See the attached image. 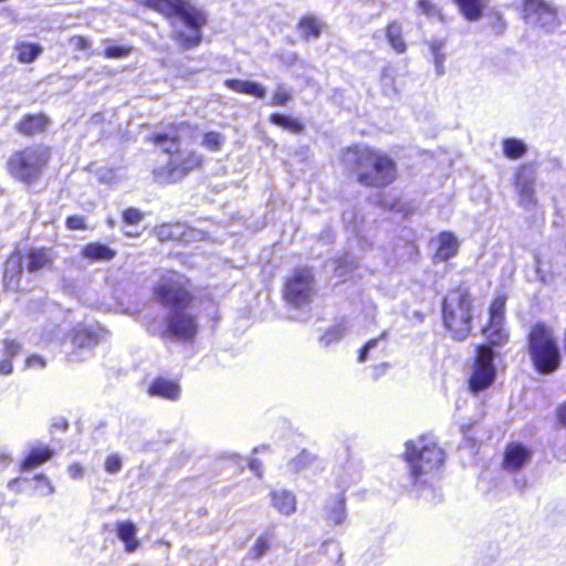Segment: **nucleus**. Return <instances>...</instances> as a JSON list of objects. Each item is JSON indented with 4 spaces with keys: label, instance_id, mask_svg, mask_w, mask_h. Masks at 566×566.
<instances>
[{
    "label": "nucleus",
    "instance_id": "c03bdc74",
    "mask_svg": "<svg viewBox=\"0 0 566 566\" xmlns=\"http://www.w3.org/2000/svg\"><path fill=\"white\" fill-rule=\"evenodd\" d=\"M292 101L291 92L284 88H276L272 95L270 105L272 106H286Z\"/></svg>",
    "mask_w": 566,
    "mask_h": 566
},
{
    "label": "nucleus",
    "instance_id": "aec40b11",
    "mask_svg": "<svg viewBox=\"0 0 566 566\" xmlns=\"http://www.w3.org/2000/svg\"><path fill=\"white\" fill-rule=\"evenodd\" d=\"M72 353L70 357L75 356L76 352L82 349H93L99 342L98 334L87 327H76L70 334Z\"/></svg>",
    "mask_w": 566,
    "mask_h": 566
},
{
    "label": "nucleus",
    "instance_id": "7c9ffc66",
    "mask_svg": "<svg viewBox=\"0 0 566 566\" xmlns=\"http://www.w3.org/2000/svg\"><path fill=\"white\" fill-rule=\"evenodd\" d=\"M274 538L273 531H264L260 534L249 551V558L253 560L262 558L272 547Z\"/></svg>",
    "mask_w": 566,
    "mask_h": 566
},
{
    "label": "nucleus",
    "instance_id": "4be33fe9",
    "mask_svg": "<svg viewBox=\"0 0 566 566\" xmlns=\"http://www.w3.org/2000/svg\"><path fill=\"white\" fill-rule=\"evenodd\" d=\"M28 263L27 271L36 273L43 269L51 268L53 263L52 251L50 248H32L25 253Z\"/></svg>",
    "mask_w": 566,
    "mask_h": 566
},
{
    "label": "nucleus",
    "instance_id": "6e6d98bb",
    "mask_svg": "<svg viewBox=\"0 0 566 566\" xmlns=\"http://www.w3.org/2000/svg\"><path fill=\"white\" fill-rule=\"evenodd\" d=\"M389 367H390V365L388 363H380L378 365H375L373 367L374 379H379L380 377H382Z\"/></svg>",
    "mask_w": 566,
    "mask_h": 566
},
{
    "label": "nucleus",
    "instance_id": "603ef678",
    "mask_svg": "<svg viewBox=\"0 0 566 566\" xmlns=\"http://www.w3.org/2000/svg\"><path fill=\"white\" fill-rule=\"evenodd\" d=\"M34 480L38 482L40 488L45 490V494H52L54 492L51 481L44 474H36Z\"/></svg>",
    "mask_w": 566,
    "mask_h": 566
},
{
    "label": "nucleus",
    "instance_id": "3c124183",
    "mask_svg": "<svg viewBox=\"0 0 566 566\" xmlns=\"http://www.w3.org/2000/svg\"><path fill=\"white\" fill-rule=\"evenodd\" d=\"M555 420L559 428L566 429V399L556 407Z\"/></svg>",
    "mask_w": 566,
    "mask_h": 566
},
{
    "label": "nucleus",
    "instance_id": "5701e85b",
    "mask_svg": "<svg viewBox=\"0 0 566 566\" xmlns=\"http://www.w3.org/2000/svg\"><path fill=\"white\" fill-rule=\"evenodd\" d=\"M384 35L389 46L397 53L403 54L408 50L402 25L398 20H390L384 28Z\"/></svg>",
    "mask_w": 566,
    "mask_h": 566
},
{
    "label": "nucleus",
    "instance_id": "49530a36",
    "mask_svg": "<svg viewBox=\"0 0 566 566\" xmlns=\"http://www.w3.org/2000/svg\"><path fill=\"white\" fill-rule=\"evenodd\" d=\"M21 352V345L15 339H6L3 342L2 357L14 359Z\"/></svg>",
    "mask_w": 566,
    "mask_h": 566
},
{
    "label": "nucleus",
    "instance_id": "423d86ee",
    "mask_svg": "<svg viewBox=\"0 0 566 566\" xmlns=\"http://www.w3.org/2000/svg\"><path fill=\"white\" fill-rule=\"evenodd\" d=\"M525 344L532 367L539 375H551L559 369L563 360L558 339L545 322L530 326Z\"/></svg>",
    "mask_w": 566,
    "mask_h": 566
},
{
    "label": "nucleus",
    "instance_id": "ea45409f",
    "mask_svg": "<svg viewBox=\"0 0 566 566\" xmlns=\"http://www.w3.org/2000/svg\"><path fill=\"white\" fill-rule=\"evenodd\" d=\"M120 216H122V222L124 226H137L145 218V213L136 207L125 208L122 211Z\"/></svg>",
    "mask_w": 566,
    "mask_h": 566
},
{
    "label": "nucleus",
    "instance_id": "7ed1b4c3",
    "mask_svg": "<svg viewBox=\"0 0 566 566\" xmlns=\"http://www.w3.org/2000/svg\"><path fill=\"white\" fill-rule=\"evenodd\" d=\"M339 163L347 175L365 188L381 189L398 179V167L387 153L366 144L355 143L343 147Z\"/></svg>",
    "mask_w": 566,
    "mask_h": 566
},
{
    "label": "nucleus",
    "instance_id": "5fc2aeb1",
    "mask_svg": "<svg viewBox=\"0 0 566 566\" xmlns=\"http://www.w3.org/2000/svg\"><path fill=\"white\" fill-rule=\"evenodd\" d=\"M69 474L73 479H81L84 472L83 467L78 462H73L67 468Z\"/></svg>",
    "mask_w": 566,
    "mask_h": 566
},
{
    "label": "nucleus",
    "instance_id": "4d7b16f0",
    "mask_svg": "<svg viewBox=\"0 0 566 566\" xmlns=\"http://www.w3.org/2000/svg\"><path fill=\"white\" fill-rule=\"evenodd\" d=\"M54 427H56L61 430H66L69 427V423L66 420L62 419L60 422L54 423Z\"/></svg>",
    "mask_w": 566,
    "mask_h": 566
},
{
    "label": "nucleus",
    "instance_id": "b1692460",
    "mask_svg": "<svg viewBox=\"0 0 566 566\" xmlns=\"http://www.w3.org/2000/svg\"><path fill=\"white\" fill-rule=\"evenodd\" d=\"M223 85L234 93L250 95L256 98H264L266 95V90L261 84L252 81L227 78Z\"/></svg>",
    "mask_w": 566,
    "mask_h": 566
},
{
    "label": "nucleus",
    "instance_id": "412c9836",
    "mask_svg": "<svg viewBox=\"0 0 566 566\" xmlns=\"http://www.w3.org/2000/svg\"><path fill=\"white\" fill-rule=\"evenodd\" d=\"M116 254L115 249L97 241L88 242L81 249V256L88 262H109Z\"/></svg>",
    "mask_w": 566,
    "mask_h": 566
},
{
    "label": "nucleus",
    "instance_id": "8fccbe9b",
    "mask_svg": "<svg viewBox=\"0 0 566 566\" xmlns=\"http://www.w3.org/2000/svg\"><path fill=\"white\" fill-rule=\"evenodd\" d=\"M45 365H46V360L38 354H31V355L27 356L24 359L25 368H34V367L44 368Z\"/></svg>",
    "mask_w": 566,
    "mask_h": 566
},
{
    "label": "nucleus",
    "instance_id": "864d4df0",
    "mask_svg": "<svg viewBox=\"0 0 566 566\" xmlns=\"http://www.w3.org/2000/svg\"><path fill=\"white\" fill-rule=\"evenodd\" d=\"M13 371V360L2 357L0 359V375L8 376Z\"/></svg>",
    "mask_w": 566,
    "mask_h": 566
},
{
    "label": "nucleus",
    "instance_id": "58836bf2",
    "mask_svg": "<svg viewBox=\"0 0 566 566\" xmlns=\"http://www.w3.org/2000/svg\"><path fill=\"white\" fill-rule=\"evenodd\" d=\"M316 457L306 450H302L296 457L290 461V467L294 472L302 471L316 461Z\"/></svg>",
    "mask_w": 566,
    "mask_h": 566
},
{
    "label": "nucleus",
    "instance_id": "4468645a",
    "mask_svg": "<svg viewBox=\"0 0 566 566\" xmlns=\"http://www.w3.org/2000/svg\"><path fill=\"white\" fill-rule=\"evenodd\" d=\"M50 124L51 119L45 113H28L14 124V130L25 138H32L46 133Z\"/></svg>",
    "mask_w": 566,
    "mask_h": 566
},
{
    "label": "nucleus",
    "instance_id": "ddd939ff",
    "mask_svg": "<svg viewBox=\"0 0 566 566\" xmlns=\"http://www.w3.org/2000/svg\"><path fill=\"white\" fill-rule=\"evenodd\" d=\"M533 451L522 442H509L503 451L502 470L515 474L522 471L531 461Z\"/></svg>",
    "mask_w": 566,
    "mask_h": 566
},
{
    "label": "nucleus",
    "instance_id": "a878e982",
    "mask_svg": "<svg viewBox=\"0 0 566 566\" xmlns=\"http://www.w3.org/2000/svg\"><path fill=\"white\" fill-rule=\"evenodd\" d=\"M458 8L459 13L465 21H479L486 6L485 0H452Z\"/></svg>",
    "mask_w": 566,
    "mask_h": 566
},
{
    "label": "nucleus",
    "instance_id": "f03ea898",
    "mask_svg": "<svg viewBox=\"0 0 566 566\" xmlns=\"http://www.w3.org/2000/svg\"><path fill=\"white\" fill-rule=\"evenodd\" d=\"M191 128L187 120L171 122L164 130L149 134L146 140L167 156L165 165L154 170L155 179L160 184H176L189 174L201 170L205 156L196 149L184 150L181 133Z\"/></svg>",
    "mask_w": 566,
    "mask_h": 566
},
{
    "label": "nucleus",
    "instance_id": "473e14b6",
    "mask_svg": "<svg viewBox=\"0 0 566 566\" xmlns=\"http://www.w3.org/2000/svg\"><path fill=\"white\" fill-rule=\"evenodd\" d=\"M502 151L507 159L517 160L525 156L527 146L522 139L507 137L502 140Z\"/></svg>",
    "mask_w": 566,
    "mask_h": 566
},
{
    "label": "nucleus",
    "instance_id": "a19ab883",
    "mask_svg": "<svg viewBox=\"0 0 566 566\" xmlns=\"http://www.w3.org/2000/svg\"><path fill=\"white\" fill-rule=\"evenodd\" d=\"M416 7L420 14L426 17H439L442 19L441 9L431 0H417Z\"/></svg>",
    "mask_w": 566,
    "mask_h": 566
},
{
    "label": "nucleus",
    "instance_id": "20e7f679",
    "mask_svg": "<svg viewBox=\"0 0 566 566\" xmlns=\"http://www.w3.org/2000/svg\"><path fill=\"white\" fill-rule=\"evenodd\" d=\"M137 2L170 21L178 18L190 30L178 31L174 40L182 50H191L202 42V28L207 24V14L188 0H137Z\"/></svg>",
    "mask_w": 566,
    "mask_h": 566
},
{
    "label": "nucleus",
    "instance_id": "6e6552de",
    "mask_svg": "<svg viewBox=\"0 0 566 566\" xmlns=\"http://www.w3.org/2000/svg\"><path fill=\"white\" fill-rule=\"evenodd\" d=\"M419 444L413 440L405 442L403 461L408 464V474L413 484L422 478L438 471L444 463L443 450L433 441L421 437Z\"/></svg>",
    "mask_w": 566,
    "mask_h": 566
},
{
    "label": "nucleus",
    "instance_id": "cd10ccee",
    "mask_svg": "<svg viewBox=\"0 0 566 566\" xmlns=\"http://www.w3.org/2000/svg\"><path fill=\"white\" fill-rule=\"evenodd\" d=\"M301 38L305 41L321 36L324 23L313 14H306L300 18L297 24Z\"/></svg>",
    "mask_w": 566,
    "mask_h": 566
},
{
    "label": "nucleus",
    "instance_id": "e433bc0d",
    "mask_svg": "<svg viewBox=\"0 0 566 566\" xmlns=\"http://www.w3.org/2000/svg\"><path fill=\"white\" fill-rule=\"evenodd\" d=\"M224 136L216 130L206 132L202 135L201 145L212 153L220 151L224 144Z\"/></svg>",
    "mask_w": 566,
    "mask_h": 566
},
{
    "label": "nucleus",
    "instance_id": "a211bd4d",
    "mask_svg": "<svg viewBox=\"0 0 566 566\" xmlns=\"http://www.w3.org/2000/svg\"><path fill=\"white\" fill-rule=\"evenodd\" d=\"M481 332L486 342L476 346H486L490 352H494V348H501L510 342L511 333L506 323H486Z\"/></svg>",
    "mask_w": 566,
    "mask_h": 566
},
{
    "label": "nucleus",
    "instance_id": "9d476101",
    "mask_svg": "<svg viewBox=\"0 0 566 566\" xmlns=\"http://www.w3.org/2000/svg\"><path fill=\"white\" fill-rule=\"evenodd\" d=\"M315 277L307 266L296 268L283 284V298L295 308L310 303L314 292Z\"/></svg>",
    "mask_w": 566,
    "mask_h": 566
},
{
    "label": "nucleus",
    "instance_id": "1a4fd4ad",
    "mask_svg": "<svg viewBox=\"0 0 566 566\" xmlns=\"http://www.w3.org/2000/svg\"><path fill=\"white\" fill-rule=\"evenodd\" d=\"M494 352L486 346H475L471 373L467 378V387L471 395H479L491 388L496 378Z\"/></svg>",
    "mask_w": 566,
    "mask_h": 566
},
{
    "label": "nucleus",
    "instance_id": "4c0bfd02",
    "mask_svg": "<svg viewBox=\"0 0 566 566\" xmlns=\"http://www.w3.org/2000/svg\"><path fill=\"white\" fill-rule=\"evenodd\" d=\"M345 331H346V326L344 323L335 324V325L328 327L323 333V335L319 338V342L325 346H329L333 343H337L343 338Z\"/></svg>",
    "mask_w": 566,
    "mask_h": 566
},
{
    "label": "nucleus",
    "instance_id": "f257e3e1",
    "mask_svg": "<svg viewBox=\"0 0 566 566\" xmlns=\"http://www.w3.org/2000/svg\"><path fill=\"white\" fill-rule=\"evenodd\" d=\"M154 295L163 306L170 308L165 317L161 338L181 343L195 342L199 333L198 317L187 311L196 300L191 280L177 272L164 276L155 284Z\"/></svg>",
    "mask_w": 566,
    "mask_h": 566
},
{
    "label": "nucleus",
    "instance_id": "a18cd8bd",
    "mask_svg": "<svg viewBox=\"0 0 566 566\" xmlns=\"http://www.w3.org/2000/svg\"><path fill=\"white\" fill-rule=\"evenodd\" d=\"M65 227L71 231H84L87 229L86 220L81 214H71L66 217Z\"/></svg>",
    "mask_w": 566,
    "mask_h": 566
},
{
    "label": "nucleus",
    "instance_id": "f704fd0d",
    "mask_svg": "<svg viewBox=\"0 0 566 566\" xmlns=\"http://www.w3.org/2000/svg\"><path fill=\"white\" fill-rule=\"evenodd\" d=\"M269 122L293 134H301L304 130V124L298 118H293L280 113L271 114L269 116Z\"/></svg>",
    "mask_w": 566,
    "mask_h": 566
},
{
    "label": "nucleus",
    "instance_id": "39448f33",
    "mask_svg": "<svg viewBox=\"0 0 566 566\" xmlns=\"http://www.w3.org/2000/svg\"><path fill=\"white\" fill-rule=\"evenodd\" d=\"M441 323L448 336L465 340L473 331V297L463 285H455L441 300Z\"/></svg>",
    "mask_w": 566,
    "mask_h": 566
},
{
    "label": "nucleus",
    "instance_id": "2f4dec72",
    "mask_svg": "<svg viewBox=\"0 0 566 566\" xmlns=\"http://www.w3.org/2000/svg\"><path fill=\"white\" fill-rule=\"evenodd\" d=\"M17 60L20 63L29 64L34 62L43 52V48L39 43L18 42L14 46Z\"/></svg>",
    "mask_w": 566,
    "mask_h": 566
},
{
    "label": "nucleus",
    "instance_id": "6ab92c4d",
    "mask_svg": "<svg viewBox=\"0 0 566 566\" xmlns=\"http://www.w3.org/2000/svg\"><path fill=\"white\" fill-rule=\"evenodd\" d=\"M153 233L160 243H180L185 241L186 227L181 222H164Z\"/></svg>",
    "mask_w": 566,
    "mask_h": 566
},
{
    "label": "nucleus",
    "instance_id": "bb28decb",
    "mask_svg": "<svg viewBox=\"0 0 566 566\" xmlns=\"http://www.w3.org/2000/svg\"><path fill=\"white\" fill-rule=\"evenodd\" d=\"M52 455L53 450L48 446L32 448L21 461L20 469L21 471L33 470L49 461Z\"/></svg>",
    "mask_w": 566,
    "mask_h": 566
},
{
    "label": "nucleus",
    "instance_id": "0eeeda50",
    "mask_svg": "<svg viewBox=\"0 0 566 566\" xmlns=\"http://www.w3.org/2000/svg\"><path fill=\"white\" fill-rule=\"evenodd\" d=\"M50 160V147L30 145L11 153L6 161V170L14 180L30 186L40 180Z\"/></svg>",
    "mask_w": 566,
    "mask_h": 566
},
{
    "label": "nucleus",
    "instance_id": "72a5a7b5",
    "mask_svg": "<svg viewBox=\"0 0 566 566\" xmlns=\"http://www.w3.org/2000/svg\"><path fill=\"white\" fill-rule=\"evenodd\" d=\"M506 300L505 294H500L490 302L486 323H505Z\"/></svg>",
    "mask_w": 566,
    "mask_h": 566
},
{
    "label": "nucleus",
    "instance_id": "f3484780",
    "mask_svg": "<svg viewBox=\"0 0 566 566\" xmlns=\"http://www.w3.org/2000/svg\"><path fill=\"white\" fill-rule=\"evenodd\" d=\"M460 248V242L451 231H441L437 234V248L432 254L434 264L443 263L454 258Z\"/></svg>",
    "mask_w": 566,
    "mask_h": 566
},
{
    "label": "nucleus",
    "instance_id": "393cba45",
    "mask_svg": "<svg viewBox=\"0 0 566 566\" xmlns=\"http://www.w3.org/2000/svg\"><path fill=\"white\" fill-rule=\"evenodd\" d=\"M116 535L124 543L125 552L133 553L139 547L136 537L137 527L130 521H120L115 524Z\"/></svg>",
    "mask_w": 566,
    "mask_h": 566
},
{
    "label": "nucleus",
    "instance_id": "13d9d810",
    "mask_svg": "<svg viewBox=\"0 0 566 566\" xmlns=\"http://www.w3.org/2000/svg\"><path fill=\"white\" fill-rule=\"evenodd\" d=\"M125 237L127 238H135V237H138L139 233H132V232H124Z\"/></svg>",
    "mask_w": 566,
    "mask_h": 566
},
{
    "label": "nucleus",
    "instance_id": "c9c22d12",
    "mask_svg": "<svg viewBox=\"0 0 566 566\" xmlns=\"http://www.w3.org/2000/svg\"><path fill=\"white\" fill-rule=\"evenodd\" d=\"M134 48L129 44H109L102 51V56L106 60L125 59L132 54Z\"/></svg>",
    "mask_w": 566,
    "mask_h": 566
},
{
    "label": "nucleus",
    "instance_id": "2eb2a0df",
    "mask_svg": "<svg viewBox=\"0 0 566 566\" xmlns=\"http://www.w3.org/2000/svg\"><path fill=\"white\" fill-rule=\"evenodd\" d=\"M346 491L327 497L323 506V518L328 526L343 525L347 520Z\"/></svg>",
    "mask_w": 566,
    "mask_h": 566
},
{
    "label": "nucleus",
    "instance_id": "09e8293b",
    "mask_svg": "<svg viewBox=\"0 0 566 566\" xmlns=\"http://www.w3.org/2000/svg\"><path fill=\"white\" fill-rule=\"evenodd\" d=\"M122 465H123L122 459L117 454L107 455V458L105 459V462H104V469L111 474H115V473L119 472L122 469Z\"/></svg>",
    "mask_w": 566,
    "mask_h": 566
},
{
    "label": "nucleus",
    "instance_id": "dca6fc26",
    "mask_svg": "<svg viewBox=\"0 0 566 566\" xmlns=\"http://www.w3.org/2000/svg\"><path fill=\"white\" fill-rule=\"evenodd\" d=\"M146 392L150 397L176 401L180 398L181 387L177 379L157 376L149 382Z\"/></svg>",
    "mask_w": 566,
    "mask_h": 566
},
{
    "label": "nucleus",
    "instance_id": "37998d69",
    "mask_svg": "<svg viewBox=\"0 0 566 566\" xmlns=\"http://www.w3.org/2000/svg\"><path fill=\"white\" fill-rule=\"evenodd\" d=\"M69 43L72 45V49L75 52L88 51L92 48L91 40L81 34H74L70 36Z\"/></svg>",
    "mask_w": 566,
    "mask_h": 566
},
{
    "label": "nucleus",
    "instance_id": "9b49d317",
    "mask_svg": "<svg viewBox=\"0 0 566 566\" xmlns=\"http://www.w3.org/2000/svg\"><path fill=\"white\" fill-rule=\"evenodd\" d=\"M522 15L546 31L559 23L557 9L545 0H522Z\"/></svg>",
    "mask_w": 566,
    "mask_h": 566
},
{
    "label": "nucleus",
    "instance_id": "f8f14e48",
    "mask_svg": "<svg viewBox=\"0 0 566 566\" xmlns=\"http://www.w3.org/2000/svg\"><path fill=\"white\" fill-rule=\"evenodd\" d=\"M535 179L536 166L534 163H523L514 172L513 185L518 195V202L525 209L533 208L536 205Z\"/></svg>",
    "mask_w": 566,
    "mask_h": 566
},
{
    "label": "nucleus",
    "instance_id": "de8ad7c7",
    "mask_svg": "<svg viewBox=\"0 0 566 566\" xmlns=\"http://www.w3.org/2000/svg\"><path fill=\"white\" fill-rule=\"evenodd\" d=\"M387 338V332H382L379 337L370 338L367 340L364 346L358 352V361L363 363L367 359L368 350L376 347L379 339H386Z\"/></svg>",
    "mask_w": 566,
    "mask_h": 566
},
{
    "label": "nucleus",
    "instance_id": "c756f323",
    "mask_svg": "<svg viewBox=\"0 0 566 566\" xmlns=\"http://www.w3.org/2000/svg\"><path fill=\"white\" fill-rule=\"evenodd\" d=\"M21 252L15 250L7 256L4 269L2 273L3 283L8 284L12 281L17 283L21 280V274L23 272V266L21 263Z\"/></svg>",
    "mask_w": 566,
    "mask_h": 566
},
{
    "label": "nucleus",
    "instance_id": "79ce46f5",
    "mask_svg": "<svg viewBox=\"0 0 566 566\" xmlns=\"http://www.w3.org/2000/svg\"><path fill=\"white\" fill-rule=\"evenodd\" d=\"M444 46L443 40H434L429 43V48L433 54L434 63L439 73H443L444 54L442 49Z\"/></svg>",
    "mask_w": 566,
    "mask_h": 566
},
{
    "label": "nucleus",
    "instance_id": "c85d7f7f",
    "mask_svg": "<svg viewBox=\"0 0 566 566\" xmlns=\"http://www.w3.org/2000/svg\"><path fill=\"white\" fill-rule=\"evenodd\" d=\"M271 501L272 505L283 515H291L296 511V497L291 491H272Z\"/></svg>",
    "mask_w": 566,
    "mask_h": 566
}]
</instances>
